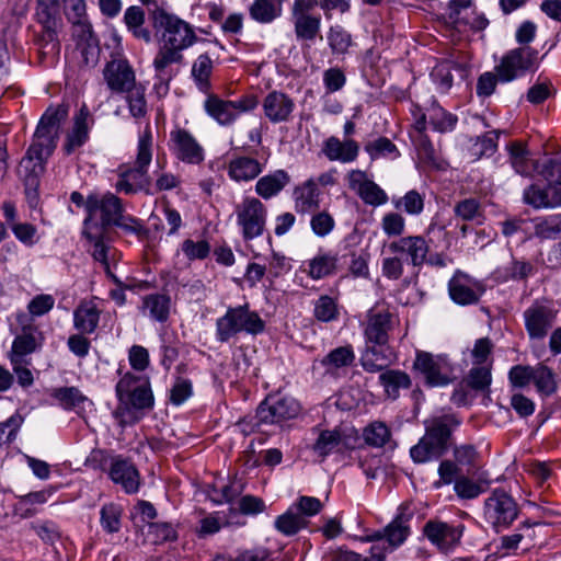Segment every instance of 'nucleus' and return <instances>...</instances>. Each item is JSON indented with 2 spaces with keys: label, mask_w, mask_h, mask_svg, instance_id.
<instances>
[{
  "label": "nucleus",
  "mask_w": 561,
  "mask_h": 561,
  "mask_svg": "<svg viewBox=\"0 0 561 561\" xmlns=\"http://www.w3.org/2000/svg\"><path fill=\"white\" fill-rule=\"evenodd\" d=\"M112 227L121 229L125 234L136 236L138 239L148 236L144 221L127 214L122 199L114 193H90L81 236L92 247L91 253L95 261H105V255L108 254Z\"/></svg>",
  "instance_id": "nucleus-1"
},
{
  "label": "nucleus",
  "mask_w": 561,
  "mask_h": 561,
  "mask_svg": "<svg viewBox=\"0 0 561 561\" xmlns=\"http://www.w3.org/2000/svg\"><path fill=\"white\" fill-rule=\"evenodd\" d=\"M398 323L397 316L383 304H376L367 311L360 324L365 339V350L360 356L364 370L377 373L388 365L386 351L390 333Z\"/></svg>",
  "instance_id": "nucleus-2"
},
{
  "label": "nucleus",
  "mask_w": 561,
  "mask_h": 561,
  "mask_svg": "<svg viewBox=\"0 0 561 561\" xmlns=\"http://www.w3.org/2000/svg\"><path fill=\"white\" fill-rule=\"evenodd\" d=\"M64 106H48L42 115L33 140L22 158L19 172L24 175H42L48 158L53 154L58 140L60 123L66 118Z\"/></svg>",
  "instance_id": "nucleus-3"
},
{
  "label": "nucleus",
  "mask_w": 561,
  "mask_h": 561,
  "mask_svg": "<svg viewBox=\"0 0 561 561\" xmlns=\"http://www.w3.org/2000/svg\"><path fill=\"white\" fill-rule=\"evenodd\" d=\"M460 423L455 414H444L426 423L424 435L410 449L412 460L415 463H425L442 458L448 451L453 432Z\"/></svg>",
  "instance_id": "nucleus-4"
},
{
  "label": "nucleus",
  "mask_w": 561,
  "mask_h": 561,
  "mask_svg": "<svg viewBox=\"0 0 561 561\" xmlns=\"http://www.w3.org/2000/svg\"><path fill=\"white\" fill-rule=\"evenodd\" d=\"M265 330V322L260 314L250 309L247 302L237 307H228L225 314L216 320V340L227 343L239 333L257 335Z\"/></svg>",
  "instance_id": "nucleus-5"
},
{
  "label": "nucleus",
  "mask_w": 561,
  "mask_h": 561,
  "mask_svg": "<svg viewBox=\"0 0 561 561\" xmlns=\"http://www.w3.org/2000/svg\"><path fill=\"white\" fill-rule=\"evenodd\" d=\"M317 438L311 446L312 451L323 461L331 455L345 458L360 447V435L354 427L335 426L331 430L312 427Z\"/></svg>",
  "instance_id": "nucleus-6"
},
{
  "label": "nucleus",
  "mask_w": 561,
  "mask_h": 561,
  "mask_svg": "<svg viewBox=\"0 0 561 561\" xmlns=\"http://www.w3.org/2000/svg\"><path fill=\"white\" fill-rule=\"evenodd\" d=\"M121 376L115 393L121 405L125 410L146 411L153 409L154 397L151 389L150 378L147 375H137L130 370L125 373L117 370Z\"/></svg>",
  "instance_id": "nucleus-7"
},
{
  "label": "nucleus",
  "mask_w": 561,
  "mask_h": 561,
  "mask_svg": "<svg viewBox=\"0 0 561 561\" xmlns=\"http://www.w3.org/2000/svg\"><path fill=\"white\" fill-rule=\"evenodd\" d=\"M413 514L409 511V507L401 504L396 516L387 526L357 539L360 542H371V546L382 548L383 560L387 561V556L401 547L411 535L410 523Z\"/></svg>",
  "instance_id": "nucleus-8"
},
{
  "label": "nucleus",
  "mask_w": 561,
  "mask_h": 561,
  "mask_svg": "<svg viewBox=\"0 0 561 561\" xmlns=\"http://www.w3.org/2000/svg\"><path fill=\"white\" fill-rule=\"evenodd\" d=\"M541 59L536 48L519 46L507 50L494 70L501 83H508L528 73H535L540 67Z\"/></svg>",
  "instance_id": "nucleus-9"
},
{
  "label": "nucleus",
  "mask_w": 561,
  "mask_h": 561,
  "mask_svg": "<svg viewBox=\"0 0 561 561\" xmlns=\"http://www.w3.org/2000/svg\"><path fill=\"white\" fill-rule=\"evenodd\" d=\"M483 520L496 534L508 529L519 516L515 499L502 488L494 489L483 503Z\"/></svg>",
  "instance_id": "nucleus-10"
},
{
  "label": "nucleus",
  "mask_w": 561,
  "mask_h": 561,
  "mask_svg": "<svg viewBox=\"0 0 561 561\" xmlns=\"http://www.w3.org/2000/svg\"><path fill=\"white\" fill-rule=\"evenodd\" d=\"M151 19L154 28L161 31V41L165 45L185 50L198 41L190 23L162 8H156Z\"/></svg>",
  "instance_id": "nucleus-11"
},
{
  "label": "nucleus",
  "mask_w": 561,
  "mask_h": 561,
  "mask_svg": "<svg viewBox=\"0 0 561 561\" xmlns=\"http://www.w3.org/2000/svg\"><path fill=\"white\" fill-rule=\"evenodd\" d=\"M206 94L203 104L205 113L224 127L231 126L241 114L253 111L259 104L254 94H245L236 100H225L210 92Z\"/></svg>",
  "instance_id": "nucleus-12"
},
{
  "label": "nucleus",
  "mask_w": 561,
  "mask_h": 561,
  "mask_svg": "<svg viewBox=\"0 0 561 561\" xmlns=\"http://www.w3.org/2000/svg\"><path fill=\"white\" fill-rule=\"evenodd\" d=\"M508 160L518 175H561V160L558 158H545L540 163L534 158L526 142L514 140L506 145Z\"/></svg>",
  "instance_id": "nucleus-13"
},
{
  "label": "nucleus",
  "mask_w": 561,
  "mask_h": 561,
  "mask_svg": "<svg viewBox=\"0 0 561 561\" xmlns=\"http://www.w3.org/2000/svg\"><path fill=\"white\" fill-rule=\"evenodd\" d=\"M413 370L421 375L428 387H444L455 379V368L446 354L416 351Z\"/></svg>",
  "instance_id": "nucleus-14"
},
{
  "label": "nucleus",
  "mask_w": 561,
  "mask_h": 561,
  "mask_svg": "<svg viewBox=\"0 0 561 561\" xmlns=\"http://www.w3.org/2000/svg\"><path fill=\"white\" fill-rule=\"evenodd\" d=\"M236 222L241 230L244 241H250L263 234L266 226L267 209L255 197H247L234 208Z\"/></svg>",
  "instance_id": "nucleus-15"
},
{
  "label": "nucleus",
  "mask_w": 561,
  "mask_h": 561,
  "mask_svg": "<svg viewBox=\"0 0 561 561\" xmlns=\"http://www.w3.org/2000/svg\"><path fill=\"white\" fill-rule=\"evenodd\" d=\"M466 526L459 522L430 519L423 526L424 537L442 553L454 552L460 545Z\"/></svg>",
  "instance_id": "nucleus-16"
},
{
  "label": "nucleus",
  "mask_w": 561,
  "mask_h": 561,
  "mask_svg": "<svg viewBox=\"0 0 561 561\" xmlns=\"http://www.w3.org/2000/svg\"><path fill=\"white\" fill-rule=\"evenodd\" d=\"M558 309L548 300H535L524 312L525 330L530 341H543L552 329Z\"/></svg>",
  "instance_id": "nucleus-17"
},
{
  "label": "nucleus",
  "mask_w": 561,
  "mask_h": 561,
  "mask_svg": "<svg viewBox=\"0 0 561 561\" xmlns=\"http://www.w3.org/2000/svg\"><path fill=\"white\" fill-rule=\"evenodd\" d=\"M299 413L300 405L294 398L271 394L257 407L254 416L256 422L252 427L261 424H280L295 419Z\"/></svg>",
  "instance_id": "nucleus-18"
},
{
  "label": "nucleus",
  "mask_w": 561,
  "mask_h": 561,
  "mask_svg": "<svg viewBox=\"0 0 561 561\" xmlns=\"http://www.w3.org/2000/svg\"><path fill=\"white\" fill-rule=\"evenodd\" d=\"M18 321L21 324V333L12 342L9 355L12 365L22 364L23 358L41 348L44 342L43 333L26 314H18Z\"/></svg>",
  "instance_id": "nucleus-19"
},
{
  "label": "nucleus",
  "mask_w": 561,
  "mask_h": 561,
  "mask_svg": "<svg viewBox=\"0 0 561 561\" xmlns=\"http://www.w3.org/2000/svg\"><path fill=\"white\" fill-rule=\"evenodd\" d=\"M106 472L111 481L121 485L127 494H135L140 488V473L134 462L122 455L108 456L104 459Z\"/></svg>",
  "instance_id": "nucleus-20"
},
{
  "label": "nucleus",
  "mask_w": 561,
  "mask_h": 561,
  "mask_svg": "<svg viewBox=\"0 0 561 561\" xmlns=\"http://www.w3.org/2000/svg\"><path fill=\"white\" fill-rule=\"evenodd\" d=\"M524 202L535 208H553L561 206V178L549 181L539 179L524 191Z\"/></svg>",
  "instance_id": "nucleus-21"
},
{
  "label": "nucleus",
  "mask_w": 561,
  "mask_h": 561,
  "mask_svg": "<svg viewBox=\"0 0 561 561\" xmlns=\"http://www.w3.org/2000/svg\"><path fill=\"white\" fill-rule=\"evenodd\" d=\"M169 147L172 153L188 164L204 161L205 151L195 137L186 129L176 128L170 133Z\"/></svg>",
  "instance_id": "nucleus-22"
},
{
  "label": "nucleus",
  "mask_w": 561,
  "mask_h": 561,
  "mask_svg": "<svg viewBox=\"0 0 561 561\" xmlns=\"http://www.w3.org/2000/svg\"><path fill=\"white\" fill-rule=\"evenodd\" d=\"M448 293L454 302L467 306L480 300L484 287L468 274L457 271L448 282Z\"/></svg>",
  "instance_id": "nucleus-23"
},
{
  "label": "nucleus",
  "mask_w": 561,
  "mask_h": 561,
  "mask_svg": "<svg viewBox=\"0 0 561 561\" xmlns=\"http://www.w3.org/2000/svg\"><path fill=\"white\" fill-rule=\"evenodd\" d=\"M103 77L107 88L117 94H123L137 83L136 75L127 59H113L103 70Z\"/></svg>",
  "instance_id": "nucleus-24"
},
{
  "label": "nucleus",
  "mask_w": 561,
  "mask_h": 561,
  "mask_svg": "<svg viewBox=\"0 0 561 561\" xmlns=\"http://www.w3.org/2000/svg\"><path fill=\"white\" fill-rule=\"evenodd\" d=\"M389 250L394 254L405 256L413 266L420 267L426 262L430 245L422 236H408L392 241L389 244Z\"/></svg>",
  "instance_id": "nucleus-25"
},
{
  "label": "nucleus",
  "mask_w": 561,
  "mask_h": 561,
  "mask_svg": "<svg viewBox=\"0 0 561 561\" xmlns=\"http://www.w3.org/2000/svg\"><path fill=\"white\" fill-rule=\"evenodd\" d=\"M265 117L273 124L286 123L296 108L294 100L282 91H271L262 103Z\"/></svg>",
  "instance_id": "nucleus-26"
},
{
  "label": "nucleus",
  "mask_w": 561,
  "mask_h": 561,
  "mask_svg": "<svg viewBox=\"0 0 561 561\" xmlns=\"http://www.w3.org/2000/svg\"><path fill=\"white\" fill-rule=\"evenodd\" d=\"M416 151L417 167L424 172H446L449 163L436 151L427 135L411 138Z\"/></svg>",
  "instance_id": "nucleus-27"
},
{
  "label": "nucleus",
  "mask_w": 561,
  "mask_h": 561,
  "mask_svg": "<svg viewBox=\"0 0 561 561\" xmlns=\"http://www.w3.org/2000/svg\"><path fill=\"white\" fill-rule=\"evenodd\" d=\"M101 310L93 300H82L73 310V328L82 334H92L100 322Z\"/></svg>",
  "instance_id": "nucleus-28"
},
{
  "label": "nucleus",
  "mask_w": 561,
  "mask_h": 561,
  "mask_svg": "<svg viewBox=\"0 0 561 561\" xmlns=\"http://www.w3.org/2000/svg\"><path fill=\"white\" fill-rule=\"evenodd\" d=\"M182 49H178L170 45L161 44L159 47L152 66L156 71V78L160 82H164L167 85L172 78L171 70L169 69L171 65L181 64L183 61Z\"/></svg>",
  "instance_id": "nucleus-29"
},
{
  "label": "nucleus",
  "mask_w": 561,
  "mask_h": 561,
  "mask_svg": "<svg viewBox=\"0 0 561 561\" xmlns=\"http://www.w3.org/2000/svg\"><path fill=\"white\" fill-rule=\"evenodd\" d=\"M322 151L331 161L347 163L357 158L359 146L353 139L341 141L339 138L332 136L324 141Z\"/></svg>",
  "instance_id": "nucleus-30"
},
{
  "label": "nucleus",
  "mask_w": 561,
  "mask_h": 561,
  "mask_svg": "<svg viewBox=\"0 0 561 561\" xmlns=\"http://www.w3.org/2000/svg\"><path fill=\"white\" fill-rule=\"evenodd\" d=\"M171 304V297L168 294H148L141 299V313L153 321L163 323L170 317Z\"/></svg>",
  "instance_id": "nucleus-31"
},
{
  "label": "nucleus",
  "mask_w": 561,
  "mask_h": 561,
  "mask_svg": "<svg viewBox=\"0 0 561 561\" xmlns=\"http://www.w3.org/2000/svg\"><path fill=\"white\" fill-rule=\"evenodd\" d=\"M428 124L434 131L439 134L451 133L458 124V116L445 110L433 96L427 107Z\"/></svg>",
  "instance_id": "nucleus-32"
},
{
  "label": "nucleus",
  "mask_w": 561,
  "mask_h": 561,
  "mask_svg": "<svg viewBox=\"0 0 561 561\" xmlns=\"http://www.w3.org/2000/svg\"><path fill=\"white\" fill-rule=\"evenodd\" d=\"M350 186L358 194L363 202L368 205L380 206L388 201L385 191L367 178L363 181L356 178H350Z\"/></svg>",
  "instance_id": "nucleus-33"
},
{
  "label": "nucleus",
  "mask_w": 561,
  "mask_h": 561,
  "mask_svg": "<svg viewBox=\"0 0 561 561\" xmlns=\"http://www.w3.org/2000/svg\"><path fill=\"white\" fill-rule=\"evenodd\" d=\"M296 210L299 213H309L319 207V187L318 184L309 179L301 186L294 191Z\"/></svg>",
  "instance_id": "nucleus-34"
},
{
  "label": "nucleus",
  "mask_w": 561,
  "mask_h": 561,
  "mask_svg": "<svg viewBox=\"0 0 561 561\" xmlns=\"http://www.w3.org/2000/svg\"><path fill=\"white\" fill-rule=\"evenodd\" d=\"M283 2L284 0H254L249 8V14L257 23H272L282 15Z\"/></svg>",
  "instance_id": "nucleus-35"
},
{
  "label": "nucleus",
  "mask_w": 561,
  "mask_h": 561,
  "mask_svg": "<svg viewBox=\"0 0 561 561\" xmlns=\"http://www.w3.org/2000/svg\"><path fill=\"white\" fill-rule=\"evenodd\" d=\"M214 70V62L208 54H201L192 65L191 77L196 88L203 93L211 91L210 77Z\"/></svg>",
  "instance_id": "nucleus-36"
},
{
  "label": "nucleus",
  "mask_w": 561,
  "mask_h": 561,
  "mask_svg": "<svg viewBox=\"0 0 561 561\" xmlns=\"http://www.w3.org/2000/svg\"><path fill=\"white\" fill-rule=\"evenodd\" d=\"M145 11L141 7H128L124 13V23L131 35L145 43L151 42V31L145 26Z\"/></svg>",
  "instance_id": "nucleus-37"
},
{
  "label": "nucleus",
  "mask_w": 561,
  "mask_h": 561,
  "mask_svg": "<svg viewBox=\"0 0 561 561\" xmlns=\"http://www.w3.org/2000/svg\"><path fill=\"white\" fill-rule=\"evenodd\" d=\"M337 256L329 252H319L314 257L307 261L305 270L312 279H322L336 272Z\"/></svg>",
  "instance_id": "nucleus-38"
},
{
  "label": "nucleus",
  "mask_w": 561,
  "mask_h": 561,
  "mask_svg": "<svg viewBox=\"0 0 561 561\" xmlns=\"http://www.w3.org/2000/svg\"><path fill=\"white\" fill-rule=\"evenodd\" d=\"M379 382L388 398L396 400L400 394V389L411 387L410 376L399 369H388L379 375Z\"/></svg>",
  "instance_id": "nucleus-39"
},
{
  "label": "nucleus",
  "mask_w": 561,
  "mask_h": 561,
  "mask_svg": "<svg viewBox=\"0 0 561 561\" xmlns=\"http://www.w3.org/2000/svg\"><path fill=\"white\" fill-rule=\"evenodd\" d=\"M312 316L322 323H330L340 319V306L337 298L321 295L312 301Z\"/></svg>",
  "instance_id": "nucleus-40"
},
{
  "label": "nucleus",
  "mask_w": 561,
  "mask_h": 561,
  "mask_svg": "<svg viewBox=\"0 0 561 561\" xmlns=\"http://www.w3.org/2000/svg\"><path fill=\"white\" fill-rule=\"evenodd\" d=\"M328 45L335 56H345L355 45L352 34L342 25H332L327 33Z\"/></svg>",
  "instance_id": "nucleus-41"
},
{
  "label": "nucleus",
  "mask_w": 561,
  "mask_h": 561,
  "mask_svg": "<svg viewBox=\"0 0 561 561\" xmlns=\"http://www.w3.org/2000/svg\"><path fill=\"white\" fill-rule=\"evenodd\" d=\"M308 525L307 519L291 506L274 522L275 529L284 536H295Z\"/></svg>",
  "instance_id": "nucleus-42"
},
{
  "label": "nucleus",
  "mask_w": 561,
  "mask_h": 561,
  "mask_svg": "<svg viewBox=\"0 0 561 561\" xmlns=\"http://www.w3.org/2000/svg\"><path fill=\"white\" fill-rule=\"evenodd\" d=\"M291 20L297 41L313 42L319 35L321 27L320 15H300Z\"/></svg>",
  "instance_id": "nucleus-43"
},
{
  "label": "nucleus",
  "mask_w": 561,
  "mask_h": 561,
  "mask_svg": "<svg viewBox=\"0 0 561 561\" xmlns=\"http://www.w3.org/2000/svg\"><path fill=\"white\" fill-rule=\"evenodd\" d=\"M364 150L367 152L371 160H396L401 156V152L396 144H393L389 138L385 136H380L365 144Z\"/></svg>",
  "instance_id": "nucleus-44"
},
{
  "label": "nucleus",
  "mask_w": 561,
  "mask_h": 561,
  "mask_svg": "<svg viewBox=\"0 0 561 561\" xmlns=\"http://www.w3.org/2000/svg\"><path fill=\"white\" fill-rule=\"evenodd\" d=\"M50 397L65 410L81 408L85 402H89L88 397H85L79 388L73 386L54 388L50 392Z\"/></svg>",
  "instance_id": "nucleus-45"
},
{
  "label": "nucleus",
  "mask_w": 561,
  "mask_h": 561,
  "mask_svg": "<svg viewBox=\"0 0 561 561\" xmlns=\"http://www.w3.org/2000/svg\"><path fill=\"white\" fill-rule=\"evenodd\" d=\"M65 13L69 22L81 28L82 37L92 34V26L85 18L84 0H65Z\"/></svg>",
  "instance_id": "nucleus-46"
},
{
  "label": "nucleus",
  "mask_w": 561,
  "mask_h": 561,
  "mask_svg": "<svg viewBox=\"0 0 561 561\" xmlns=\"http://www.w3.org/2000/svg\"><path fill=\"white\" fill-rule=\"evenodd\" d=\"M355 352L351 344L339 346L330 351L322 359L321 365L328 370L344 368L353 365Z\"/></svg>",
  "instance_id": "nucleus-47"
},
{
  "label": "nucleus",
  "mask_w": 561,
  "mask_h": 561,
  "mask_svg": "<svg viewBox=\"0 0 561 561\" xmlns=\"http://www.w3.org/2000/svg\"><path fill=\"white\" fill-rule=\"evenodd\" d=\"M465 382L470 389L477 392L489 391L492 382V363L486 365H473L466 376Z\"/></svg>",
  "instance_id": "nucleus-48"
},
{
  "label": "nucleus",
  "mask_w": 561,
  "mask_h": 561,
  "mask_svg": "<svg viewBox=\"0 0 561 561\" xmlns=\"http://www.w3.org/2000/svg\"><path fill=\"white\" fill-rule=\"evenodd\" d=\"M147 539L153 545L175 541L178 530L175 525L169 522H149L147 523Z\"/></svg>",
  "instance_id": "nucleus-49"
},
{
  "label": "nucleus",
  "mask_w": 561,
  "mask_h": 561,
  "mask_svg": "<svg viewBox=\"0 0 561 561\" xmlns=\"http://www.w3.org/2000/svg\"><path fill=\"white\" fill-rule=\"evenodd\" d=\"M363 437L366 445L374 448L383 447L391 438V431L386 423L375 421L364 427Z\"/></svg>",
  "instance_id": "nucleus-50"
},
{
  "label": "nucleus",
  "mask_w": 561,
  "mask_h": 561,
  "mask_svg": "<svg viewBox=\"0 0 561 561\" xmlns=\"http://www.w3.org/2000/svg\"><path fill=\"white\" fill-rule=\"evenodd\" d=\"M34 42L38 48L41 59L47 56H58L60 53V43L56 28H42L35 35Z\"/></svg>",
  "instance_id": "nucleus-51"
},
{
  "label": "nucleus",
  "mask_w": 561,
  "mask_h": 561,
  "mask_svg": "<svg viewBox=\"0 0 561 561\" xmlns=\"http://www.w3.org/2000/svg\"><path fill=\"white\" fill-rule=\"evenodd\" d=\"M533 382L541 396L549 397L557 391L556 375L552 369L545 364L535 366Z\"/></svg>",
  "instance_id": "nucleus-52"
},
{
  "label": "nucleus",
  "mask_w": 561,
  "mask_h": 561,
  "mask_svg": "<svg viewBox=\"0 0 561 561\" xmlns=\"http://www.w3.org/2000/svg\"><path fill=\"white\" fill-rule=\"evenodd\" d=\"M125 99L128 104L129 113L135 118H141L147 114L146 88L138 83L126 91Z\"/></svg>",
  "instance_id": "nucleus-53"
},
{
  "label": "nucleus",
  "mask_w": 561,
  "mask_h": 561,
  "mask_svg": "<svg viewBox=\"0 0 561 561\" xmlns=\"http://www.w3.org/2000/svg\"><path fill=\"white\" fill-rule=\"evenodd\" d=\"M264 164L252 157H238L229 163L228 175H260Z\"/></svg>",
  "instance_id": "nucleus-54"
},
{
  "label": "nucleus",
  "mask_w": 561,
  "mask_h": 561,
  "mask_svg": "<svg viewBox=\"0 0 561 561\" xmlns=\"http://www.w3.org/2000/svg\"><path fill=\"white\" fill-rule=\"evenodd\" d=\"M117 192H123L127 195L145 193L153 195V186L150 178H122L116 184Z\"/></svg>",
  "instance_id": "nucleus-55"
},
{
  "label": "nucleus",
  "mask_w": 561,
  "mask_h": 561,
  "mask_svg": "<svg viewBox=\"0 0 561 561\" xmlns=\"http://www.w3.org/2000/svg\"><path fill=\"white\" fill-rule=\"evenodd\" d=\"M534 233L540 239H554L561 233V215H551L539 219L535 224Z\"/></svg>",
  "instance_id": "nucleus-56"
},
{
  "label": "nucleus",
  "mask_w": 561,
  "mask_h": 561,
  "mask_svg": "<svg viewBox=\"0 0 561 561\" xmlns=\"http://www.w3.org/2000/svg\"><path fill=\"white\" fill-rule=\"evenodd\" d=\"M486 489L481 482L460 476L455 480L454 491L462 500H472L478 497Z\"/></svg>",
  "instance_id": "nucleus-57"
},
{
  "label": "nucleus",
  "mask_w": 561,
  "mask_h": 561,
  "mask_svg": "<svg viewBox=\"0 0 561 561\" xmlns=\"http://www.w3.org/2000/svg\"><path fill=\"white\" fill-rule=\"evenodd\" d=\"M180 251L188 261H202L209 255L210 244L206 240L185 239L180 245Z\"/></svg>",
  "instance_id": "nucleus-58"
},
{
  "label": "nucleus",
  "mask_w": 561,
  "mask_h": 561,
  "mask_svg": "<svg viewBox=\"0 0 561 561\" xmlns=\"http://www.w3.org/2000/svg\"><path fill=\"white\" fill-rule=\"evenodd\" d=\"M121 508L113 504H105L100 511V523L106 533L113 534L121 529Z\"/></svg>",
  "instance_id": "nucleus-59"
},
{
  "label": "nucleus",
  "mask_w": 561,
  "mask_h": 561,
  "mask_svg": "<svg viewBox=\"0 0 561 561\" xmlns=\"http://www.w3.org/2000/svg\"><path fill=\"white\" fill-rule=\"evenodd\" d=\"M472 0H449L448 11L445 15V21L453 28L459 30L461 26L469 24V21L461 18V11L470 8Z\"/></svg>",
  "instance_id": "nucleus-60"
},
{
  "label": "nucleus",
  "mask_w": 561,
  "mask_h": 561,
  "mask_svg": "<svg viewBox=\"0 0 561 561\" xmlns=\"http://www.w3.org/2000/svg\"><path fill=\"white\" fill-rule=\"evenodd\" d=\"M128 363L133 373L145 375L144 373L150 366V355L148 350L138 344H134L128 348Z\"/></svg>",
  "instance_id": "nucleus-61"
},
{
  "label": "nucleus",
  "mask_w": 561,
  "mask_h": 561,
  "mask_svg": "<svg viewBox=\"0 0 561 561\" xmlns=\"http://www.w3.org/2000/svg\"><path fill=\"white\" fill-rule=\"evenodd\" d=\"M501 130L494 129L477 137L473 145V154L478 157L492 156L497 150V140Z\"/></svg>",
  "instance_id": "nucleus-62"
},
{
  "label": "nucleus",
  "mask_w": 561,
  "mask_h": 561,
  "mask_svg": "<svg viewBox=\"0 0 561 561\" xmlns=\"http://www.w3.org/2000/svg\"><path fill=\"white\" fill-rule=\"evenodd\" d=\"M271 552L267 548L255 547L240 551L236 557L219 554L211 561H270Z\"/></svg>",
  "instance_id": "nucleus-63"
},
{
  "label": "nucleus",
  "mask_w": 561,
  "mask_h": 561,
  "mask_svg": "<svg viewBox=\"0 0 561 561\" xmlns=\"http://www.w3.org/2000/svg\"><path fill=\"white\" fill-rule=\"evenodd\" d=\"M535 366L515 365L508 371V381L512 388L523 389L534 379Z\"/></svg>",
  "instance_id": "nucleus-64"
}]
</instances>
